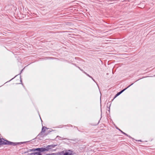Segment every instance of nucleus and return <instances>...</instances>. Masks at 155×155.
I'll use <instances>...</instances> for the list:
<instances>
[{
  "instance_id": "1a4fd4ad",
  "label": "nucleus",
  "mask_w": 155,
  "mask_h": 155,
  "mask_svg": "<svg viewBox=\"0 0 155 155\" xmlns=\"http://www.w3.org/2000/svg\"><path fill=\"white\" fill-rule=\"evenodd\" d=\"M34 155H42V154L39 152H34Z\"/></svg>"
},
{
  "instance_id": "4468645a",
  "label": "nucleus",
  "mask_w": 155,
  "mask_h": 155,
  "mask_svg": "<svg viewBox=\"0 0 155 155\" xmlns=\"http://www.w3.org/2000/svg\"><path fill=\"white\" fill-rule=\"evenodd\" d=\"M30 155H34V153H30Z\"/></svg>"
},
{
  "instance_id": "0eeeda50",
  "label": "nucleus",
  "mask_w": 155,
  "mask_h": 155,
  "mask_svg": "<svg viewBox=\"0 0 155 155\" xmlns=\"http://www.w3.org/2000/svg\"><path fill=\"white\" fill-rule=\"evenodd\" d=\"M84 73H85L87 76H88L89 77H90V78H91L96 83V82L95 81V80L91 76H90L89 74H87L84 71Z\"/></svg>"
},
{
  "instance_id": "f3484780",
  "label": "nucleus",
  "mask_w": 155,
  "mask_h": 155,
  "mask_svg": "<svg viewBox=\"0 0 155 155\" xmlns=\"http://www.w3.org/2000/svg\"><path fill=\"white\" fill-rule=\"evenodd\" d=\"M125 135L126 136H128V134H126V133H125Z\"/></svg>"
},
{
  "instance_id": "f257e3e1",
  "label": "nucleus",
  "mask_w": 155,
  "mask_h": 155,
  "mask_svg": "<svg viewBox=\"0 0 155 155\" xmlns=\"http://www.w3.org/2000/svg\"><path fill=\"white\" fill-rule=\"evenodd\" d=\"M36 151L41 153L45 151H48V149L46 148H36Z\"/></svg>"
},
{
  "instance_id": "412c9836",
  "label": "nucleus",
  "mask_w": 155,
  "mask_h": 155,
  "mask_svg": "<svg viewBox=\"0 0 155 155\" xmlns=\"http://www.w3.org/2000/svg\"><path fill=\"white\" fill-rule=\"evenodd\" d=\"M57 137H60L59 136H57Z\"/></svg>"
},
{
  "instance_id": "a211bd4d",
  "label": "nucleus",
  "mask_w": 155,
  "mask_h": 155,
  "mask_svg": "<svg viewBox=\"0 0 155 155\" xmlns=\"http://www.w3.org/2000/svg\"><path fill=\"white\" fill-rule=\"evenodd\" d=\"M128 137H129L130 138H132V137L128 135Z\"/></svg>"
},
{
  "instance_id": "aec40b11",
  "label": "nucleus",
  "mask_w": 155,
  "mask_h": 155,
  "mask_svg": "<svg viewBox=\"0 0 155 155\" xmlns=\"http://www.w3.org/2000/svg\"><path fill=\"white\" fill-rule=\"evenodd\" d=\"M77 63H80V62H77Z\"/></svg>"
},
{
  "instance_id": "f8f14e48",
  "label": "nucleus",
  "mask_w": 155,
  "mask_h": 155,
  "mask_svg": "<svg viewBox=\"0 0 155 155\" xmlns=\"http://www.w3.org/2000/svg\"><path fill=\"white\" fill-rule=\"evenodd\" d=\"M77 67L80 70H81V71H82L83 72H84V71L82 69H81V68H80V67H79L78 66Z\"/></svg>"
},
{
  "instance_id": "7ed1b4c3",
  "label": "nucleus",
  "mask_w": 155,
  "mask_h": 155,
  "mask_svg": "<svg viewBox=\"0 0 155 155\" xmlns=\"http://www.w3.org/2000/svg\"><path fill=\"white\" fill-rule=\"evenodd\" d=\"M48 129L46 127H42L41 131V132L39 134V135H41L42 134L43 132H44L45 131V129Z\"/></svg>"
},
{
  "instance_id": "20e7f679",
  "label": "nucleus",
  "mask_w": 155,
  "mask_h": 155,
  "mask_svg": "<svg viewBox=\"0 0 155 155\" xmlns=\"http://www.w3.org/2000/svg\"><path fill=\"white\" fill-rule=\"evenodd\" d=\"M133 84H134V83H132L130 85L128 86L126 88H125V89L122 90L121 91H120L119 92L120 93V94H121L124 91H125L126 89H127L128 87H130Z\"/></svg>"
},
{
  "instance_id": "6ab92c4d",
  "label": "nucleus",
  "mask_w": 155,
  "mask_h": 155,
  "mask_svg": "<svg viewBox=\"0 0 155 155\" xmlns=\"http://www.w3.org/2000/svg\"><path fill=\"white\" fill-rule=\"evenodd\" d=\"M51 130H49L48 131V132H51Z\"/></svg>"
},
{
  "instance_id": "39448f33",
  "label": "nucleus",
  "mask_w": 155,
  "mask_h": 155,
  "mask_svg": "<svg viewBox=\"0 0 155 155\" xmlns=\"http://www.w3.org/2000/svg\"><path fill=\"white\" fill-rule=\"evenodd\" d=\"M133 84H134V83H132L130 85L128 86L126 88H125V89L122 90L121 91H120L119 92L120 93V94H121L124 91H125L126 89H127L128 87H130Z\"/></svg>"
},
{
  "instance_id": "2eb2a0df",
  "label": "nucleus",
  "mask_w": 155,
  "mask_h": 155,
  "mask_svg": "<svg viewBox=\"0 0 155 155\" xmlns=\"http://www.w3.org/2000/svg\"><path fill=\"white\" fill-rule=\"evenodd\" d=\"M121 133L123 134H124V135L125 134V133L124 132H123V131H121Z\"/></svg>"
},
{
  "instance_id": "9b49d317",
  "label": "nucleus",
  "mask_w": 155,
  "mask_h": 155,
  "mask_svg": "<svg viewBox=\"0 0 155 155\" xmlns=\"http://www.w3.org/2000/svg\"><path fill=\"white\" fill-rule=\"evenodd\" d=\"M121 94L120 93V92H118V93H117L116 94V95L114 97V98H116V97H117V96H119V95H120Z\"/></svg>"
},
{
  "instance_id": "9d476101",
  "label": "nucleus",
  "mask_w": 155,
  "mask_h": 155,
  "mask_svg": "<svg viewBox=\"0 0 155 155\" xmlns=\"http://www.w3.org/2000/svg\"><path fill=\"white\" fill-rule=\"evenodd\" d=\"M75 59L76 60H78L79 61H83V60H82V59L79 58H75Z\"/></svg>"
},
{
  "instance_id": "423d86ee",
  "label": "nucleus",
  "mask_w": 155,
  "mask_h": 155,
  "mask_svg": "<svg viewBox=\"0 0 155 155\" xmlns=\"http://www.w3.org/2000/svg\"><path fill=\"white\" fill-rule=\"evenodd\" d=\"M72 151H71V152H65L64 153V155H73V154L72 153Z\"/></svg>"
},
{
  "instance_id": "ddd939ff",
  "label": "nucleus",
  "mask_w": 155,
  "mask_h": 155,
  "mask_svg": "<svg viewBox=\"0 0 155 155\" xmlns=\"http://www.w3.org/2000/svg\"><path fill=\"white\" fill-rule=\"evenodd\" d=\"M116 128L118 129L119 131H120L121 132V131H122L121 130H120V129H119L117 127Z\"/></svg>"
},
{
  "instance_id": "6e6552de",
  "label": "nucleus",
  "mask_w": 155,
  "mask_h": 155,
  "mask_svg": "<svg viewBox=\"0 0 155 155\" xmlns=\"http://www.w3.org/2000/svg\"><path fill=\"white\" fill-rule=\"evenodd\" d=\"M36 148H35V149L34 148V149H30L28 150V151L25 152L24 153H28V152H29V151H36Z\"/></svg>"
},
{
  "instance_id": "dca6fc26",
  "label": "nucleus",
  "mask_w": 155,
  "mask_h": 155,
  "mask_svg": "<svg viewBox=\"0 0 155 155\" xmlns=\"http://www.w3.org/2000/svg\"><path fill=\"white\" fill-rule=\"evenodd\" d=\"M73 64L74 65V66H76V67H77L78 66L76 65V64Z\"/></svg>"
},
{
  "instance_id": "f03ea898",
  "label": "nucleus",
  "mask_w": 155,
  "mask_h": 155,
  "mask_svg": "<svg viewBox=\"0 0 155 155\" xmlns=\"http://www.w3.org/2000/svg\"><path fill=\"white\" fill-rule=\"evenodd\" d=\"M57 146V144H52L51 145H48L47 147H46V148H47L48 149V151H49L50 150L54 148Z\"/></svg>"
},
{
  "instance_id": "4be33fe9",
  "label": "nucleus",
  "mask_w": 155,
  "mask_h": 155,
  "mask_svg": "<svg viewBox=\"0 0 155 155\" xmlns=\"http://www.w3.org/2000/svg\"><path fill=\"white\" fill-rule=\"evenodd\" d=\"M138 141H141V140H138Z\"/></svg>"
}]
</instances>
